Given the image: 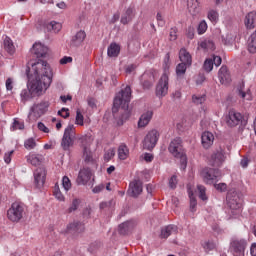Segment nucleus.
<instances>
[{
  "label": "nucleus",
  "instance_id": "nucleus-63",
  "mask_svg": "<svg viewBox=\"0 0 256 256\" xmlns=\"http://www.w3.org/2000/svg\"><path fill=\"white\" fill-rule=\"evenodd\" d=\"M212 61L213 65H215L216 67H219V65H221L222 63V59L220 56H214Z\"/></svg>",
  "mask_w": 256,
  "mask_h": 256
},
{
  "label": "nucleus",
  "instance_id": "nucleus-54",
  "mask_svg": "<svg viewBox=\"0 0 256 256\" xmlns=\"http://www.w3.org/2000/svg\"><path fill=\"white\" fill-rule=\"evenodd\" d=\"M177 176L173 175L170 179H169V188L170 189H175L177 187Z\"/></svg>",
  "mask_w": 256,
  "mask_h": 256
},
{
  "label": "nucleus",
  "instance_id": "nucleus-57",
  "mask_svg": "<svg viewBox=\"0 0 256 256\" xmlns=\"http://www.w3.org/2000/svg\"><path fill=\"white\" fill-rule=\"evenodd\" d=\"M105 189V184H98L92 189V193L97 194L101 193Z\"/></svg>",
  "mask_w": 256,
  "mask_h": 256
},
{
  "label": "nucleus",
  "instance_id": "nucleus-40",
  "mask_svg": "<svg viewBox=\"0 0 256 256\" xmlns=\"http://www.w3.org/2000/svg\"><path fill=\"white\" fill-rule=\"evenodd\" d=\"M24 147L27 151H31L37 147V140L35 138H28L24 141Z\"/></svg>",
  "mask_w": 256,
  "mask_h": 256
},
{
  "label": "nucleus",
  "instance_id": "nucleus-58",
  "mask_svg": "<svg viewBox=\"0 0 256 256\" xmlns=\"http://www.w3.org/2000/svg\"><path fill=\"white\" fill-rule=\"evenodd\" d=\"M214 187L217 189V191H227V184L225 183L214 184Z\"/></svg>",
  "mask_w": 256,
  "mask_h": 256
},
{
  "label": "nucleus",
  "instance_id": "nucleus-2",
  "mask_svg": "<svg viewBox=\"0 0 256 256\" xmlns=\"http://www.w3.org/2000/svg\"><path fill=\"white\" fill-rule=\"evenodd\" d=\"M131 86H126L118 92L114 98L112 113L115 115L117 111L122 113L121 121H127L131 117L129 103H131Z\"/></svg>",
  "mask_w": 256,
  "mask_h": 256
},
{
  "label": "nucleus",
  "instance_id": "nucleus-61",
  "mask_svg": "<svg viewBox=\"0 0 256 256\" xmlns=\"http://www.w3.org/2000/svg\"><path fill=\"white\" fill-rule=\"evenodd\" d=\"M177 39V28H171L170 30V40L175 41Z\"/></svg>",
  "mask_w": 256,
  "mask_h": 256
},
{
  "label": "nucleus",
  "instance_id": "nucleus-22",
  "mask_svg": "<svg viewBox=\"0 0 256 256\" xmlns=\"http://www.w3.org/2000/svg\"><path fill=\"white\" fill-rule=\"evenodd\" d=\"M151 119H153V111L148 110L144 112L138 120L139 129H144L146 125H149V123H151Z\"/></svg>",
  "mask_w": 256,
  "mask_h": 256
},
{
  "label": "nucleus",
  "instance_id": "nucleus-64",
  "mask_svg": "<svg viewBox=\"0 0 256 256\" xmlns=\"http://www.w3.org/2000/svg\"><path fill=\"white\" fill-rule=\"evenodd\" d=\"M250 255L256 256V243H252V245L250 247Z\"/></svg>",
  "mask_w": 256,
  "mask_h": 256
},
{
  "label": "nucleus",
  "instance_id": "nucleus-28",
  "mask_svg": "<svg viewBox=\"0 0 256 256\" xmlns=\"http://www.w3.org/2000/svg\"><path fill=\"white\" fill-rule=\"evenodd\" d=\"M179 59H180L181 63L188 64V67H191V64L193 63V60L191 58V54L185 48L180 49Z\"/></svg>",
  "mask_w": 256,
  "mask_h": 256
},
{
  "label": "nucleus",
  "instance_id": "nucleus-38",
  "mask_svg": "<svg viewBox=\"0 0 256 256\" xmlns=\"http://www.w3.org/2000/svg\"><path fill=\"white\" fill-rule=\"evenodd\" d=\"M201 49L205 51H215V43L213 40L206 39L200 43Z\"/></svg>",
  "mask_w": 256,
  "mask_h": 256
},
{
  "label": "nucleus",
  "instance_id": "nucleus-3",
  "mask_svg": "<svg viewBox=\"0 0 256 256\" xmlns=\"http://www.w3.org/2000/svg\"><path fill=\"white\" fill-rule=\"evenodd\" d=\"M168 150L174 157L180 159V168L185 171L187 169V155H185V150L183 149V140L180 137L174 138Z\"/></svg>",
  "mask_w": 256,
  "mask_h": 256
},
{
  "label": "nucleus",
  "instance_id": "nucleus-11",
  "mask_svg": "<svg viewBox=\"0 0 256 256\" xmlns=\"http://www.w3.org/2000/svg\"><path fill=\"white\" fill-rule=\"evenodd\" d=\"M157 141H159V132L157 130L149 131L143 141L144 149L151 151L157 145Z\"/></svg>",
  "mask_w": 256,
  "mask_h": 256
},
{
  "label": "nucleus",
  "instance_id": "nucleus-4",
  "mask_svg": "<svg viewBox=\"0 0 256 256\" xmlns=\"http://www.w3.org/2000/svg\"><path fill=\"white\" fill-rule=\"evenodd\" d=\"M25 215V205L20 202L12 203L11 207L7 210V218L12 223H19Z\"/></svg>",
  "mask_w": 256,
  "mask_h": 256
},
{
  "label": "nucleus",
  "instance_id": "nucleus-56",
  "mask_svg": "<svg viewBox=\"0 0 256 256\" xmlns=\"http://www.w3.org/2000/svg\"><path fill=\"white\" fill-rule=\"evenodd\" d=\"M58 115H60V117H63V119H67V117H69V109L62 108L58 111Z\"/></svg>",
  "mask_w": 256,
  "mask_h": 256
},
{
  "label": "nucleus",
  "instance_id": "nucleus-45",
  "mask_svg": "<svg viewBox=\"0 0 256 256\" xmlns=\"http://www.w3.org/2000/svg\"><path fill=\"white\" fill-rule=\"evenodd\" d=\"M215 246V242L213 241H205L204 243H202V247L204 251H206V253H209V251H213V249H215Z\"/></svg>",
  "mask_w": 256,
  "mask_h": 256
},
{
  "label": "nucleus",
  "instance_id": "nucleus-39",
  "mask_svg": "<svg viewBox=\"0 0 256 256\" xmlns=\"http://www.w3.org/2000/svg\"><path fill=\"white\" fill-rule=\"evenodd\" d=\"M187 67H189V64L182 62L176 66V75L177 77H182V75H185L187 72Z\"/></svg>",
  "mask_w": 256,
  "mask_h": 256
},
{
  "label": "nucleus",
  "instance_id": "nucleus-1",
  "mask_svg": "<svg viewBox=\"0 0 256 256\" xmlns=\"http://www.w3.org/2000/svg\"><path fill=\"white\" fill-rule=\"evenodd\" d=\"M29 65H31L35 77L31 89L36 95H43L53 83V70L49 63L44 60H38L35 63H29Z\"/></svg>",
  "mask_w": 256,
  "mask_h": 256
},
{
  "label": "nucleus",
  "instance_id": "nucleus-29",
  "mask_svg": "<svg viewBox=\"0 0 256 256\" xmlns=\"http://www.w3.org/2000/svg\"><path fill=\"white\" fill-rule=\"evenodd\" d=\"M177 233V226L175 225H168L161 230L160 237L162 239H167V237H170V235H173Z\"/></svg>",
  "mask_w": 256,
  "mask_h": 256
},
{
  "label": "nucleus",
  "instance_id": "nucleus-53",
  "mask_svg": "<svg viewBox=\"0 0 256 256\" xmlns=\"http://www.w3.org/2000/svg\"><path fill=\"white\" fill-rule=\"evenodd\" d=\"M14 153H15V150H11L4 154V162L7 165H9V163H11V159H12Z\"/></svg>",
  "mask_w": 256,
  "mask_h": 256
},
{
  "label": "nucleus",
  "instance_id": "nucleus-50",
  "mask_svg": "<svg viewBox=\"0 0 256 256\" xmlns=\"http://www.w3.org/2000/svg\"><path fill=\"white\" fill-rule=\"evenodd\" d=\"M192 101L196 105H202V103H205V95H200V96L193 95L192 96Z\"/></svg>",
  "mask_w": 256,
  "mask_h": 256
},
{
  "label": "nucleus",
  "instance_id": "nucleus-46",
  "mask_svg": "<svg viewBox=\"0 0 256 256\" xmlns=\"http://www.w3.org/2000/svg\"><path fill=\"white\" fill-rule=\"evenodd\" d=\"M197 189L199 191V198L202 201H207V194H206V188L203 185H198Z\"/></svg>",
  "mask_w": 256,
  "mask_h": 256
},
{
  "label": "nucleus",
  "instance_id": "nucleus-7",
  "mask_svg": "<svg viewBox=\"0 0 256 256\" xmlns=\"http://www.w3.org/2000/svg\"><path fill=\"white\" fill-rule=\"evenodd\" d=\"M226 123L228 127H237L240 123L247 125V117L235 110H230L226 115Z\"/></svg>",
  "mask_w": 256,
  "mask_h": 256
},
{
  "label": "nucleus",
  "instance_id": "nucleus-9",
  "mask_svg": "<svg viewBox=\"0 0 256 256\" xmlns=\"http://www.w3.org/2000/svg\"><path fill=\"white\" fill-rule=\"evenodd\" d=\"M169 93V74L165 72L156 85V96L159 98L165 97Z\"/></svg>",
  "mask_w": 256,
  "mask_h": 256
},
{
  "label": "nucleus",
  "instance_id": "nucleus-34",
  "mask_svg": "<svg viewBox=\"0 0 256 256\" xmlns=\"http://www.w3.org/2000/svg\"><path fill=\"white\" fill-rule=\"evenodd\" d=\"M32 99H33V94L31 93V90L26 88L20 92V101L21 103H23V105H25L27 101H31Z\"/></svg>",
  "mask_w": 256,
  "mask_h": 256
},
{
  "label": "nucleus",
  "instance_id": "nucleus-8",
  "mask_svg": "<svg viewBox=\"0 0 256 256\" xmlns=\"http://www.w3.org/2000/svg\"><path fill=\"white\" fill-rule=\"evenodd\" d=\"M201 176L204 183L207 185H213V183H217V181L221 179V171L215 168H205L202 170Z\"/></svg>",
  "mask_w": 256,
  "mask_h": 256
},
{
  "label": "nucleus",
  "instance_id": "nucleus-12",
  "mask_svg": "<svg viewBox=\"0 0 256 256\" xmlns=\"http://www.w3.org/2000/svg\"><path fill=\"white\" fill-rule=\"evenodd\" d=\"M227 205L232 211H241L242 200L237 192H229L226 197Z\"/></svg>",
  "mask_w": 256,
  "mask_h": 256
},
{
  "label": "nucleus",
  "instance_id": "nucleus-51",
  "mask_svg": "<svg viewBox=\"0 0 256 256\" xmlns=\"http://www.w3.org/2000/svg\"><path fill=\"white\" fill-rule=\"evenodd\" d=\"M12 128H13V131H17V129L22 130V129H25V124L17 119H14Z\"/></svg>",
  "mask_w": 256,
  "mask_h": 256
},
{
  "label": "nucleus",
  "instance_id": "nucleus-25",
  "mask_svg": "<svg viewBox=\"0 0 256 256\" xmlns=\"http://www.w3.org/2000/svg\"><path fill=\"white\" fill-rule=\"evenodd\" d=\"M133 19H135V9L130 7L122 14L120 23H122V25H129Z\"/></svg>",
  "mask_w": 256,
  "mask_h": 256
},
{
  "label": "nucleus",
  "instance_id": "nucleus-35",
  "mask_svg": "<svg viewBox=\"0 0 256 256\" xmlns=\"http://www.w3.org/2000/svg\"><path fill=\"white\" fill-rule=\"evenodd\" d=\"M4 49L10 55H13L15 53V45H13V40H11V38L7 36L4 38Z\"/></svg>",
  "mask_w": 256,
  "mask_h": 256
},
{
  "label": "nucleus",
  "instance_id": "nucleus-19",
  "mask_svg": "<svg viewBox=\"0 0 256 256\" xmlns=\"http://www.w3.org/2000/svg\"><path fill=\"white\" fill-rule=\"evenodd\" d=\"M187 7L192 17H197L201 13V4L199 0H187Z\"/></svg>",
  "mask_w": 256,
  "mask_h": 256
},
{
  "label": "nucleus",
  "instance_id": "nucleus-20",
  "mask_svg": "<svg viewBox=\"0 0 256 256\" xmlns=\"http://www.w3.org/2000/svg\"><path fill=\"white\" fill-rule=\"evenodd\" d=\"M31 51L32 53H34V55H36V57L40 58L45 57V55H47V51H49V48H47V46H45L41 42H36L32 46Z\"/></svg>",
  "mask_w": 256,
  "mask_h": 256
},
{
  "label": "nucleus",
  "instance_id": "nucleus-36",
  "mask_svg": "<svg viewBox=\"0 0 256 256\" xmlns=\"http://www.w3.org/2000/svg\"><path fill=\"white\" fill-rule=\"evenodd\" d=\"M46 28L48 29V31H53V33H59V31L63 29V25L60 22L51 21L46 25Z\"/></svg>",
  "mask_w": 256,
  "mask_h": 256
},
{
  "label": "nucleus",
  "instance_id": "nucleus-33",
  "mask_svg": "<svg viewBox=\"0 0 256 256\" xmlns=\"http://www.w3.org/2000/svg\"><path fill=\"white\" fill-rule=\"evenodd\" d=\"M67 231H72L74 233H81L85 231V225L80 222H73L67 226Z\"/></svg>",
  "mask_w": 256,
  "mask_h": 256
},
{
  "label": "nucleus",
  "instance_id": "nucleus-5",
  "mask_svg": "<svg viewBox=\"0 0 256 256\" xmlns=\"http://www.w3.org/2000/svg\"><path fill=\"white\" fill-rule=\"evenodd\" d=\"M249 241L245 238L235 237L230 242L229 251L234 256H245Z\"/></svg>",
  "mask_w": 256,
  "mask_h": 256
},
{
  "label": "nucleus",
  "instance_id": "nucleus-55",
  "mask_svg": "<svg viewBox=\"0 0 256 256\" xmlns=\"http://www.w3.org/2000/svg\"><path fill=\"white\" fill-rule=\"evenodd\" d=\"M135 69H137V65L129 64L125 67V73H127V75H131V73H133V71H135Z\"/></svg>",
  "mask_w": 256,
  "mask_h": 256
},
{
  "label": "nucleus",
  "instance_id": "nucleus-18",
  "mask_svg": "<svg viewBox=\"0 0 256 256\" xmlns=\"http://www.w3.org/2000/svg\"><path fill=\"white\" fill-rule=\"evenodd\" d=\"M87 38V33L84 30H79L71 39L70 45L72 47H81L83 41Z\"/></svg>",
  "mask_w": 256,
  "mask_h": 256
},
{
  "label": "nucleus",
  "instance_id": "nucleus-37",
  "mask_svg": "<svg viewBox=\"0 0 256 256\" xmlns=\"http://www.w3.org/2000/svg\"><path fill=\"white\" fill-rule=\"evenodd\" d=\"M53 195L57 201L65 202V195H63V192H61V188L59 187V183H56L54 185L53 189Z\"/></svg>",
  "mask_w": 256,
  "mask_h": 256
},
{
  "label": "nucleus",
  "instance_id": "nucleus-59",
  "mask_svg": "<svg viewBox=\"0 0 256 256\" xmlns=\"http://www.w3.org/2000/svg\"><path fill=\"white\" fill-rule=\"evenodd\" d=\"M73 58L70 56H64L62 59H60V65H67V63H72Z\"/></svg>",
  "mask_w": 256,
  "mask_h": 256
},
{
  "label": "nucleus",
  "instance_id": "nucleus-27",
  "mask_svg": "<svg viewBox=\"0 0 256 256\" xmlns=\"http://www.w3.org/2000/svg\"><path fill=\"white\" fill-rule=\"evenodd\" d=\"M237 94L238 97L241 99H245L246 101H252L253 96L251 95V90L247 89L245 90V83H242L238 88H237Z\"/></svg>",
  "mask_w": 256,
  "mask_h": 256
},
{
  "label": "nucleus",
  "instance_id": "nucleus-43",
  "mask_svg": "<svg viewBox=\"0 0 256 256\" xmlns=\"http://www.w3.org/2000/svg\"><path fill=\"white\" fill-rule=\"evenodd\" d=\"M207 17L211 23H217V21H219V12L216 10H209Z\"/></svg>",
  "mask_w": 256,
  "mask_h": 256
},
{
  "label": "nucleus",
  "instance_id": "nucleus-44",
  "mask_svg": "<svg viewBox=\"0 0 256 256\" xmlns=\"http://www.w3.org/2000/svg\"><path fill=\"white\" fill-rule=\"evenodd\" d=\"M62 187L66 193H68V191H71L72 184H71V180L69 179V177L63 176Z\"/></svg>",
  "mask_w": 256,
  "mask_h": 256
},
{
  "label": "nucleus",
  "instance_id": "nucleus-49",
  "mask_svg": "<svg viewBox=\"0 0 256 256\" xmlns=\"http://www.w3.org/2000/svg\"><path fill=\"white\" fill-rule=\"evenodd\" d=\"M207 22L205 20H202L197 28L198 31V35H203V33H205L207 31Z\"/></svg>",
  "mask_w": 256,
  "mask_h": 256
},
{
  "label": "nucleus",
  "instance_id": "nucleus-24",
  "mask_svg": "<svg viewBox=\"0 0 256 256\" xmlns=\"http://www.w3.org/2000/svg\"><path fill=\"white\" fill-rule=\"evenodd\" d=\"M246 29L251 30L256 27V11L249 12L244 19Z\"/></svg>",
  "mask_w": 256,
  "mask_h": 256
},
{
  "label": "nucleus",
  "instance_id": "nucleus-62",
  "mask_svg": "<svg viewBox=\"0 0 256 256\" xmlns=\"http://www.w3.org/2000/svg\"><path fill=\"white\" fill-rule=\"evenodd\" d=\"M38 129L39 131H43V133H49V128L43 122L38 123Z\"/></svg>",
  "mask_w": 256,
  "mask_h": 256
},
{
  "label": "nucleus",
  "instance_id": "nucleus-47",
  "mask_svg": "<svg viewBox=\"0 0 256 256\" xmlns=\"http://www.w3.org/2000/svg\"><path fill=\"white\" fill-rule=\"evenodd\" d=\"M203 67L204 71H206L207 73H211V71H213V59H206Z\"/></svg>",
  "mask_w": 256,
  "mask_h": 256
},
{
  "label": "nucleus",
  "instance_id": "nucleus-14",
  "mask_svg": "<svg viewBox=\"0 0 256 256\" xmlns=\"http://www.w3.org/2000/svg\"><path fill=\"white\" fill-rule=\"evenodd\" d=\"M82 148H83V157L86 163H93V152L89 149L91 145V138L84 137L81 139Z\"/></svg>",
  "mask_w": 256,
  "mask_h": 256
},
{
  "label": "nucleus",
  "instance_id": "nucleus-52",
  "mask_svg": "<svg viewBox=\"0 0 256 256\" xmlns=\"http://www.w3.org/2000/svg\"><path fill=\"white\" fill-rule=\"evenodd\" d=\"M113 157H115V150L114 149H109L104 154V161L109 162L110 160L113 159Z\"/></svg>",
  "mask_w": 256,
  "mask_h": 256
},
{
  "label": "nucleus",
  "instance_id": "nucleus-26",
  "mask_svg": "<svg viewBox=\"0 0 256 256\" xmlns=\"http://www.w3.org/2000/svg\"><path fill=\"white\" fill-rule=\"evenodd\" d=\"M26 161L30 165L37 167V165H41V161H43V156L41 154H36L35 152H30L26 156Z\"/></svg>",
  "mask_w": 256,
  "mask_h": 256
},
{
  "label": "nucleus",
  "instance_id": "nucleus-17",
  "mask_svg": "<svg viewBox=\"0 0 256 256\" xmlns=\"http://www.w3.org/2000/svg\"><path fill=\"white\" fill-rule=\"evenodd\" d=\"M91 170L89 168H84L79 171L78 177H77V183L78 185H87L89 181H91Z\"/></svg>",
  "mask_w": 256,
  "mask_h": 256
},
{
  "label": "nucleus",
  "instance_id": "nucleus-41",
  "mask_svg": "<svg viewBox=\"0 0 256 256\" xmlns=\"http://www.w3.org/2000/svg\"><path fill=\"white\" fill-rule=\"evenodd\" d=\"M75 125H79L80 127H83V125H85V117L79 109L76 111Z\"/></svg>",
  "mask_w": 256,
  "mask_h": 256
},
{
  "label": "nucleus",
  "instance_id": "nucleus-16",
  "mask_svg": "<svg viewBox=\"0 0 256 256\" xmlns=\"http://www.w3.org/2000/svg\"><path fill=\"white\" fill-rule=\"evenodd\" d=\"M128 193L130 197H139L143 193V182L141 180H134L129 185Z\"/></svg>",
  "mask_w": 256,
  "mask_h": 256
},
{
  "label": "nucleus",
  "instance_id": "nucleus-6",
  "mask_svg": "<svg viewBox=\"0 0 256 256\" xmlns=\"http://www.w3.org/2000/svg\"><path fill=\"white\" fill-rule=\"evenodd\" d=\"M73 145H75V125L69 124L64 130L61 147L64 151H69Z\"/></svg>",
  "mask_w": 256,
  "mask_h": 256
},
{
  "label": "nucleus",
  "instance_id": "nucleus-48",
  "mask_svg": "<svg viewBox=\"0 0 256 256\" xmlns=\"http://www.w3.org/2000/svg\"><path fill=\"white\" fill-rule=\"evenodd\" d=\"M81 204V200L75 198L73 201H72V204L71 206L69 207L68 209V212L69 213H73V211H77V209H79V205Z\"/></svg>",
  "mask_w": 256,
  "mask_h": 256
},
{
  "label": "nucleus",
  "instance_id": "nucleus-30",
  "mask_svg": "<svg viewBox=\"0 0 256 256\" xmlns=\"http://www.w3.org/2000/svg\"><path fill=\"white\" fill-rule=\"evenodd\" d=\"M119 53H121V46L119 44L114 42L108 46V49H107L108 57H118Z\"/></svg>",
  "mask_w": 256,
  "mask_h": 256
},
{
  "label": "nucleus",
  "instance_id": "nucleus-21",
  "mask_svg": "<svg viewBox=\"0 0 256 256\" xmlns=\"http://www.w3.org/2000/svg\"><path fill=\"white\" fill-rule=\"evenodd\" d=\"M218 79L222 85H228V83H231V75L229 74V70H227V66H222L219 69Z\"/></svg>",
  "mask_w": 256,
  "mask_h": 256
},
{
  "label": "nucleus",
  "instance_id": "nucleus-23",
  "mask_svg": "<svg viewBox=\"0 0 256 256\" xmlns=\"http://www.w3.org/2000/svg\"><path fill=\"white\" fill-rule=\"evenodd\" d=\"M214 141L215 136L209 131H205L201 136V143L204 149H209L213 145Z\"/></svg>",
  "mask_w": 256,
  "mask_h": 256
},
{
  "label": "nucleus",
  "instance_id": "nucleus-32",
  "mask_svg": "<svg viewBox=\"0 0 256 256\" xmlns=\"http://www.w3.org/2000/svg\"><path fill=\"white\" fill-rule=\"evenodd\" d=\"M133 227V221L123 222L119 225L118 231L121 235H127L131 231V229H133Z\"/></svg>",
  "mask_w": 256,
  "mask_h": 256
},
{
  "label": "nucleus",
  "instance_id": "nucleus-60",
  "mask_svg": "<svg viewBox=\"0 0 256 256\" xmlns=\"http://www.w3.org/2000/svg\"><path fill=\"white\" fill-rule=\"evenodd\" d=\"M5 85H6V89H7L8 91H13V79H12V78H8V79L6 80Z\"/></svg>",
  "mask_w": 256,
  "mask_h": 256
},
{
  "label": "nucleus",
  "instance_id": "nucleus-13",
  "mask_svg": "<svg viewBox=\"0 0 256 256\" xmlns=\"http://www.w3.org/2000/svg\"><path fill=\"white\" fill-rule=\"evenodd\" d=\"M227 157L225 156V151L223 149L216 150L212 153L210 157V165L213 167H221L223 163H225V160Z\"/></svg>",
  "mask_w": 256,
  "mask_h": 256
},
{
  "label": "nucleus",
  "instance_id": "nucleus-15",
  "mask_svg": "<svg viewBox=\"0 0 256 256\" xmlns=\"http://www.w3.org/2000/svg\"><path fill=\"white\" fill-rule=\"evenodd\" d=\"M45 177H47L45 168H37L34 171V183L38 189H41L45 185Z\"/></svg>",
  "mask_w": 256,
  "mask_h": 256
},
{
  "label": "nucleus",
  "instance_id": "nucleus-42",
  "mask_svg": "<svg viewBox=\"0 0 256 256\" xmlns=\"http://www.w3.org/2000/svg\"><path fill=\"white\" fill-rule=\"evenodd\" d=\"M188 195L190 198V210L195 212V207H197V200L195 199V196H193V190H191V188H188Z\"/></svg>",
  "mask_w": 256,
  "mask_h": 256
},
{
  "label": "nucleus",
  "instance_id": "nucleus-31",
  "mask_svg": "<svg viewBox=\"0 0 256 256\" xmlns=\"http://www.w3.org/2000/svg\"><path fill=\"white\" fill-rule=\"evenodd\" d=\"M129 157V147L125 143H122L118 147V159L125 161Z\"/></svg>",
  "mask_w": 256,
  "mask_h": 256
},
{
  "label": "nucleus",
  "instance_id": "nucleus-10",
  "mask_svg": "<svg viewBox=\"0 0 256 256\" xmlns=\"http://www.w3.org/2000/svg\"><path fill=\"white\" fill-rule=\"evenodd\" d=\"M47 111H49V101H42L38 104H34L30 108L28 117H31L33 115L35 119H39V117H43V115H45Z\"/></svg>",
  "mask_w": 256,
  "mask_h": 256
}]
</instances>
